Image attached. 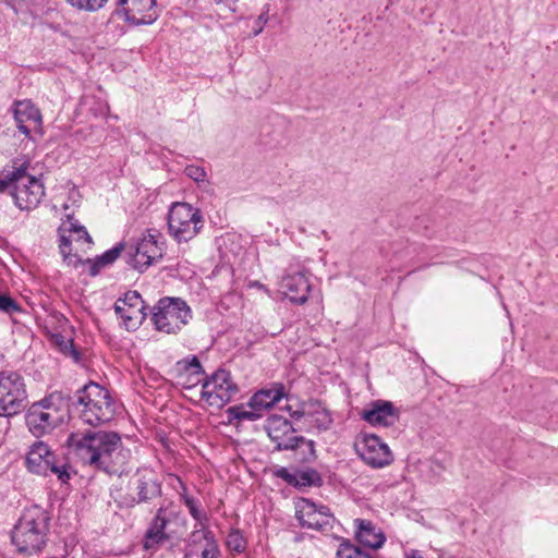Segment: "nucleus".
Listing matches in <instances>:
<instances>
[{
	"label": "nucleus",
	"mask_w": 558,
	"mask_h": 558,
	"mask_svg": "<svg viewBox=\"0 0 558 558\" xmlns=\"http://www.w3.org/2000/svg\"><path fill=\"white\" fill-rule=\"evenodd\" d=\"M12 112L17 129L26 137L31 136L32 131H40L43 116L40 110L31 100L14 101Z\"/></svg>",
	"instance_id": "obj_20"
},
{
	"label": "nucleus",
	"mask_w": 558,
	"mask_h": 558,
	"mask_svg": "<svg viewBox=\"0 0 558 558\" xmlns=\"http://www.w3.org/2000/svg\"><path fill=\"white\" fill-rule=\"evenodd\" d=\"M26 465L32 473L38 475L54 474L61 483H68L71 477L66 464H58L54 453L41 440L31 446L26 456Z\"/></svg>",
	"instance_id": "obj_12"
},
{
	"label": "nucleus",
	"mask_w": 558,
	"mask_h": 558,
	"mask_svg": "<svg viewBox=\"0 0 558 558\" xmlns=\"http://www.w3.org/2000/svg\"><path fill=\"white\" fill-rule=\"evenodd\" d=\"M320 485H322V476L316 470L306 469V470L295 472L294 486L311 487V486H320Z\"/></svg>",
	"instance_id": "obj_29"
},
{
	"label": "nucleus",
	"mask_w": 558,
	"mask_h": 558,
	"mask_svg": "<svg viewBox=\"0 0 558 558\" xmlns=\"http://www.w3.org/2000/svg\"><path fill=\"white\" fill-rule=\"evenodd\" d=\"M123 252L125 253V244L118 243L95 259H87L86 263L90 265L89 274L97 276L104 267L113 264Z\"/></svg>",
	"instance_id": "obj_27"
},
{
	"label": "nucleus",
	"mask_w": 558,
	"mask_h": 558,
	"mask_svg": "<svg viewBox=\"0 0 558 558\" xmlns=\"http://www.w3.org/2000/svg\"><path fill=\"white\" fill-rule=\"evenodd\" d=\"M184 558H220L221 551L209 525H194L184 538Z\"/></svg>",
	"instance_id": "obj_14"
},
{
	"label": "nucleus",
	"mask_w": 558,
	"mask_h": 558,
	"mask_svg": "<svg viewBox=\"0 0 558 558\" xmlns=\"http://www.w3.org/2000/svg\"><path fill=\"white\" fill-rule=\"evenodd\" d=\"M50 514L40 506L26 508L12 531V543L20 554H38L47 544Z\"/></svg>",
	"instance_id": "obj_2"
},
{
	"label": "nucleus",
	"mask_w": 558,
	"mask_h": 558,
	"mask_svg": "<svg viewBox=\"0 0 558 558\" xmlns=\"http://www.w3.org/2000/svg\"><path fill=\"white\" fill-rule=\"evenodd\" d=\"M247 542L239 529H232L227 535L226 546L229 550L241 554L246 549Z\"/></svg>",
	"instance_id": "obj_30"
},
{
	"label": "nucleus",
	"mask_w": 558,
	"mask_h": 558,
	"mask_svg": "<svg viewBox=\"0 0 558 558\" xmlns=\"http://www.w3.org/2000/svg\"><path fill=\"white\" fill-rule=\"evenodd\" d=\"M144 308V301L137 291H128L114 304V311L126 329H135L142 324L146 317Z\"/></svg>",
	"instance_id": "obj_19"
},
{
	"label": "nucleus",
	"mask_w": 558,
	"mask_h": 558,
	"mask_svg": "<svg viewBox=\"0 0 558 558\" xmlns=\"http://www.w3.org/2000/svg\"><path fill=\"white\" fill-rule=\"evenodd\" d=\"M361 417L372 426L389 427L399 421L400 412L392 402L376 400L361 412Z\"/></svg>",
	"instance_id": "obj_21"
},
{
	"label": "nucleus",
	"mask_w": 558,
	"mask_h": 558,
	"mask_svg": "<svg viewBox=\"0 0 558 558\" xmlns=\"http://www.w3.org/2000/svg\"><path fill=\"white\" fill-rule=\"evenodd\" d=\"M114 14L131 25H149L159 16L156 0H117Z\"/></svg>",
	"instance_id": "obj_16"
},
{
	"label": "nucleus",
	"mask_w": 558,
	"mask_h": 558,
	"mask_svg": "<svg viewBox=\"0 0 558 558\" xmlns=\"http://www.w3.org/2000/svg\"><path fill=\"white\" fill-rule=\"evenodd\" d=\"M73 411L83 423L97 426L113 418L116 403L107 389L90 381L77 391Z\"/></svg>",
	"instance_id": "obj_3"
},
{
	"label": "nucleus",
	"mask_w": 558,
	"mask_h": 558,
	"mask_svg": "<svg viewBox=\"0 0 558 558\" xmlns=\"http://www.w3.org/2000/svg\"><path fill=\"white\" fill-rule=\"evenodd\" d=\"M226 414L228 416L229 423L233 421H257L262 417V413L259 410L255 408H251V410H246L244 405H234L227 409Z\"/></svg>",
	"instance_id": "obj_28"
},
{
	"label": "nucleus",
	"mask_w": 558,
	"mask_h": 558,
	"mask_svg": "<svg viewBox=\"0 0 558 558\" xmlns=\"http://www.w3.org/2000/svg\"><path fill=\"white\" fill-rule=\"evenodd\" d=\"M203 228V216L198 208L187 203H174L168 214V229L175 241L187 242Z\"/></svg>",
	"instance_id": "obj_9"
},
{
	"label": "nucleus",
	"mask_w": 558,
	"mask_h": 558,
	"mask_svg": "<svg viewBox=\"0 0 558 558\" xmlns=\"http://www.w3.org/2000/svg\"><path fill=\"white\" fill-rule=\"evenodd\" d=\"M165 241L160 232L149 229L140 240L132 244H125V262L140 272L145 271L150 265L162 258Z\"/></svg>",
	"instance_id": "obj_7"
},
{
	"label": "nucleus",
	"mask_w": 558,
	"mask_h": 558,
	"mask_svg": "<svg viewBox=\"0 0 558 558\" xmlns=\"http://www.w3.org/2000/svg\"><path fill=\"white\" fill-rule=\"evenodd\" d=\"M336 558H372L371 555L349 542H342L336 553Z\"/></svg>",
	"instance_id": "obj_32"
},
{
	"label": "nucleus",
	"mask_w": 558,
	"mask_h": 558,
	"mask_svg": "<svg viewBox=\"0 0 558 558\" xmlns=\"http://www.w3.org/2000/svg\"><path fill=\"white\" fill-rule=\"evenodd\" d=\"M71 7L80 11L96 12L100 10L108 0H65Z\"/></svg>",
	"instance_id": "obj_34"
},
{
	"label": "nucleus",
	"mask_w": 558,
	"mask_h": 558,
	"mask_svg": "<svg viewBox=\"0 0 558 558\" xmlns=\"http://www.w3.org/2000/svg\"><path fill=\"white\" fill-rule=\"evenodd\" d=\"M185 506L191 517L196 521L195 525H207L209 518L201 508L199 501L196 498H186Z\"/></svg>",
	"instance_id": "obj_31"
},
{
	"label": "nucleus",
	"mask_w": 558,
	"mask_h": 558,
	"mask_svg": "<svg viewBox=\"0 0 558 558\" xmlns=\"http://www.w3.org/2000/svg\"><path fill=\"white\" fill-rule=\"evenodd\" d=\"M179 483L181 485L182 492L179 493L181 501L185 505L186 498H194L193 496L189 495L186 486L183 484L181 480H179Z\"/></svg>",
	"instance_id": "obj_43"
},
{
	"label": "nucleus",
	"mask_w": 558,
	"mask_h": 558,
	"mask_svg": "<svg viewBox=\"0 0 558 558\" xmlns=\"http://www.w3.org/2000/svg\"><path fill=\"white\" fill-rule=\"evenodd\" d=\"M287 410L290 412V416L294 420H299L303 416H310L311 423L320 432L328 430L333 423L330 411L317 400L310 401L302 410L292 411L291 407H287Z\"/></svg>",
	"instance_id": "obj_23"
},
{
	"label": "nucleus",
	"mask_w": 558,
	"mask_h": 558,
	"mask_svg": "<svg viewBox=\"0 0 558 558\" xmlns=\"http://www.w3.org/2000/svg\"><path fill=\"white\" fill-rule=\"evenodd\" d=\"M191 318L192 311L181 298H161L151 312L156 329L166 333H177Z\"/></svg>",
	"instance_id": "obj_6"
},
{
	"label": "nucleus",
	"mask_w": 558,
	"mask_h": 558,
	"mask_svg": "<svg viewBox=\"0 0 558 558\" xmlns=\"http://www.w3.org/2000/svg\"><path fill=\"white\" fill-rule=\"evenodd\" d=\"M92 243V238L85 227H77L76 233H72V241Z\"/></svg>",
	"instance_id": "obj_40"
},
{
	"label": "nucleus",
	"mask_w": 558,
	"mask_h": 558,
	"mask_svg": "<svg viewBox=\"0 0 558 558\" xmlns=\"http://www.w3.org/2000/svg\"><path fill=\"white\" fill-rule=\"evenodd\" d=\"M356 532L355 536L359 543L362 545L376 549L379 548L384 542L385 536L383 533L377 532L375 525L368 521L363 519L355 520Z\"/></svg>",
	"instance_id": "obj_26"
},
{
	"label": "nucleus",
	"mask_w": 558,
	"mask_h": 558,
	"mask_svg": "<svg viewBox=\"0 0 558 558\" xmlns=\"http://www.w3.org/2000/svg\"><path fill=\"white\" fill-rule=\"evenodd\" d=\"M265 430L275 444V450L295 451L299 454V461L303 463L316 459L315 441L295 435L296 430L288 418L278 414L269 415L266 420Z\"/></svg>",
	"instance_id": "obj_4"
},
{
	"label": "nucleus",
	"mask_w": 558,
	"mask_h": 558,
	"mask_svg": "<svg viewBox=\"0 0 558 558\" xmlns=\"http://www.w3.org/2000/svg\"><path fill=\"white\" fill-rule=\"evenodd\" d=\"M184 173L197 183L207 181V173L203 167L189 165L184 169Z\"/></svg>",
	"instance_id": "obj_36"
},
{
	"label": "nucleus",
	"mask_w": 558,
	"mask_h": 558,
	"mask_svg": "<svg viewBox=\"0 0 558 558\" xmlns=\"http://www.w3.org/2000/svg\"><path fill=\"white\" fill-rule=\"evenodd\" d=\"M178 365L182 366V373H190V377H202L205 374L199 360L195 355L180 361Z\"/></svg>",
	"instance_id": "obj_33"
},
{
	"label": "nucleus",
	"mask_w": 558,
	"mask_h": 558,
	"mask_svg": "<svg viewBox=\"0 0 558 558\" xmlns=\"http://www.w3.org/2000/svg\"><path fill=\"white\" fill-rule=\"evenodd\" d=\"M0 311L11 315L21 312V306L11 296L0 294Z\"/></svg>",
	"instance_id": "obj_37"
},
{
	"label": "nucleus",
	"mask_w": 558,
	"mask_h": 558,
	"mask_svg": "<svg viewBox=\"0 0 558 558\" xmlns=\"http://www.w3.org/2000/svg\"><path fill=\"white\" fill-rule=\"evenodd\" d=\"M61 345V351L65 354V355H69V356H72L75 361H78L80 359V353L78 351L74 348V344L72 341H62V343L60 344Z\"/></svg>",
	"instance_id": "obj_39"
},
{
	"label": "nucleus",
	"mask_w": 558,
	"mask_h": 558,
	"mask_svg": "<svg viewBox=\"0 0 558 558\" xmlns=\"http://www.w3.org/2000/svg\"><path fill=\"white\" fill-rule=\"evenodd\" d=\"M3 359V355L0 353V360Z\"/></svg>",
	"instance_id": "obj_45"
},
{
	"label": "nucleus",
	"mask_w": 558,
	"mask_h": 558,
	"mask_svg": "<svg viewBox=\"0 0 558 558\" xmlns=\"http://www.w3.org/2000/svg\"><path fill=\"white\" fill-rule=\"evenodd\" d=\"M296 519L303 527L320 532L330 531L336 521L326 506H317L308 499H302L296 506Z\"/></svg>",
	"instance_id": "obj_17"
},
{
	"label": "nucleus",
	"mask_w": 558,
	"mask_h": 558,
	"mask_svg": "<svg viewBox=\"0 0 558 558\" xmlns=\"http://www.w3.org/2000/svg\"><path fill=\"white\" fill-rule=\"evenodd\" d=\"M359 453L361 459L374 469L387 466L393 461L387 444L375 434L364 435Z\"/></svg>",
	"instance_id": "obj_18"
},
{
	"label": "nucleus",
	"mask_w": 558,
	"mask_h": 558,
	"mask_svg": "<svg viewBox=\"0 0 558 558\" xmlns=\"http://www.w3.org/2000/svg\"><path fill=\"white\" fill-rule=\"evenodd\" d=\"M180 512L169 507H159L150 520L143 537V548L146 551L155 553L170 539L166 532L168 524L175 520Z\"/></svg>",
	"instance_id": "obj_15"
},
{
	"label": "nucleus",
	"mask_w": 558,
	"mask_h": 558,
	"mask_svg": "<svg viewBox=\"0 0 558 558\" xmlns=\"http://www.w3.org/2000/svg\"><path fill=\"white\" fill-rule=\"evenodd\" d=\"M268 22V10L266 12L260 13L254 21L252 25V36L259 35L265 25Z\"/></svg>",
	"instance_id": "obj_38"
},
{
	"label": "nucleus",
	"mask_w": 558,
	"mask_h": 558,
	"mask_svg": "<svg viewBox=\"0 0 558 558\" xmlns=\"http://www.w3.org/2000/svg\"><path fill=\"white\" fill-rule=\"evenodd\" d=\"M68 415V404L60 392H52L27 410L25 422L29 432L37 438L51 433L61 425Z\"/></svg>",
	"instance_id": "obj_5"
},
{
	"label": "nucleus",
	"mask_w": 558,
	"mask_h": 558,
	"mask_svg": "<svg viewBox=\"0 0 558 558\" xmlns=\"http://www.w3.org/2000/svg\"><path fill=\"white\" fill-rule=\"evenodd\" d=\"M27 405L23 377L16 372H0V416H13Z\"/></svg>",
	"instance_id": "obj_10"
},
{
	"label": "nucleus",
	"mask_w": 558,
	"mask_h": 558,
	"mask_svg": "<svg viewBox=\"0 0 558 558\" xmlns=\"http://www.w3.org/2000/svg\"><path fill=\"white\" fill-rule=\"evenodd\" d=\"M20 166H13L12 170L4 169L0 174V192H4L8 187L15 186L16 180H19Z\"/></svg>",
	"instance_id": "obj_35"
},
{
	"label": "nucleus",
	"mask_w": 558,
	"mask_h": 558,
	"mask_svg": "<svg viewBox=\"0 0 558 558\" xmlns=\"http://www.w3.org/2000/svg\"><path fill=\"white\" fill-rule=\"evenodd\" d=\"M283 397H286V387L281 383H274L269 388L260 389L255 392L247 405L250 408H255L263 411L269 410L277 402H279Z\"/></svg>",
	"instance_id": "obj_25"
},
{
	"label": "nucleus",
	"mask_w": 558,
	"mask_h": 558,
	"mask_svg": "<svg viewBox=\"0 0 558 558\" xmlns=\"http://www.w3.org/2000/svg\"><path fill=\"white\" fill-rule=\"evenodd\" d=\"M180 378L184 379L181 384L186 389L196 386L202 380V377H190V373H181Z\"/></svg>",
	"instance_id": "obj_42"
},
{
	"label": "nucleus",
	"mask_w": 558,
	"mask_h": 558,
	"mask_svg": "<svg viewBox=\"0 0 558 558\" xmlns=\"http://www.w3.org/2000/svg\"><path fill=\"white\" fill-rule=\"evenodd\" d=\"M407 558H423L417 550H412L410 554L407 555Z\"/></svg>",
	"instance_id": "obj_44"
},
{
	"label": "nucleus",
	"mask_w": 558,
	"mask_h": 558,
	"mask_svg": "<svg viewBox=\"0 0 558 558\" xmlns=\"http://www.w3.org/2000/svg\"><path fill=\"white\" fill-rule=\"evenodd\" d=\"M238 393L239 387L230 372L219 368L205 378L201 396L210 407L220 409L231 402Z\"/></svg>",
	"instance_id": "obj_11"
},
{
	"label": "nucleus",
	"mask_w": 558,
	"mask_h": 558,
	"mask_svg": "<svg viewBox=\"0 0 558 558\" xmlns=\"http://www.w3.org/2000/svg\"><path fill=\"white\" fill-rule=\"evenodd\" d=\"M275 475L284 482H287L289 485L294 486V480H295V473H291L287 468H280L275 472Z\"/></svg>",
	"instance_id": "obj_41"
},
{
	"label": "nucleus",
	"mask_w": 558,
	"mask_h": 558,
	"mask_svg": "<svg viewBox=\"0 0 558 558\" xmlns=\"http://www.w3.org/2000/svg\"><path fill=\"white\" fill-rule=\"evenodd\" d=\"M68 444L84 464L111 475L123 474L132 456L131 450L123 445L121 436L116 432L71 433Z\"/></svg>",
	"instance_id": "obj_1"
},
{
	"label": "nucleus",
	"mask_w": 558,
	"mask_h": 558,
	"mask_svg": "<svg viewBox=\"0 0 558 558\" xmlns=\"http://www.w3.org/2000/svg\"><path fill=\"white\" fill-rule=\"evenodd\" d=\"M129 493L121 497L120 504L132 508L140 504H149L161 496L162 483L158 473L148 466L138 468L129 481Z\"/></svg>",
	"instance_id": "obj_8"
},
{
	"label": "nucleus",
	"mask_w": 558,
	"mask_h": 558,
	"mask_svg": "<svg viewBox=\"0 0 558 558\" xmlns=\"http://www.w3.org/2000/svg\"><path fill=\"white\" fill-rule=\"evenodd\" d=\"M77 227H82L78 221H73L72 217L69 216V220L63 222L58 228L59 233V248L60 253L63 256V260L73 267H77L78 264L82 263V259L77 256V254L73 253L72 250V233H76Z\"/></svg>",
	"instance_id": "obj_24"
},
{
	"label": "nucleus",
	"mask_w": 558,
	"mask_h": 558,
	"mask_svg": "<svg viewBox=\"0 0 558 558\" xmlns=\"http://www.w3.org/2000/svg\"><path fill=\"white\" fill-rule=\"evenodd\" d=\"M280 289L291 302L304 304L308 300L311 283L305 271H288L280 281Z\"/></svg>",
	"instance_id": "obj_22"
},
{
	"label": "nucleus",
	"mask_w": 558,
	"mask_h": 558,
	"mask_svg": "<svg viewBox=\"0 0 558 558\" xmlns=\"http://www.w3.org/2000/svg\"><path fill=\"white\" fill-rule=\"evenodd\" d=\"M27 163L20 165L19 180L11 194L14 198L15 205L22 210L35 209L45 196V187L43 182L29 175L27 172Z\"/></svg>",
	"instance_id": "obj_13"
}]
</instances>
